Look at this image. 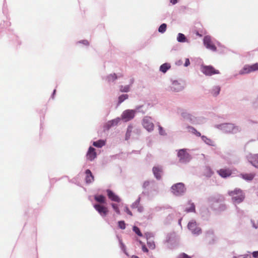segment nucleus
Listing matches in <instances>:
<instances>
[{"instance_id":"f257e3e1","label":"nucleus","mask_w":258,"mask_h":258,"mask_svg":"<svg viewBox=\"0 0 258 258\" xmlns=\"http://www.w3.org/2000/svg\"><path fill=\"white\" fill-rule=\"evenodd\" d=\"M227 193L231 197L232 202L234 205L241 203L245 199L244 192L238 188H235L234 190H228Z\"/></svg>"},{"instance_id":"f03ea898","label":"nucleus","mask_w":258,"mask_h":258,"mask_svg":"<svg viewBox=\"0 0 258 258\" xmlns=\"http://www.w3.org/2000/svg\"><path fill=\"white\" fill-rule=\"evenodd\" d=\"M143 188L148 190L147 191H143L142 192L143 194L147 195L148 197L150 196L152 190L156 194H157V184L154 180H149L144 181L143 184Z\"/></svg>"},{"instance_id":"7ed1b4c3","label":"nucleus","mask_w":258,"mask_h":258,"mask_svg":"<svg viewBox=\"0 0 258 258\" xmlns=\"http://www.w3.org/2000/svg\"><path fill=\"white\" fill-rule=\"evenodd\" d=\"M186 191L185 185L182 182H178L174 184L171 187V192L176 197H181L183 196Z\"/></svg>"},{"instance_id":"20e7f679","label":"nucleus","mask_w":258,"mask_h":258,"mask_svg":"<svg viewBox=\"0 0 258 258\" xmlns=\"http://www.w3.org/2000/svg\"><path fill=\"white\" fill-rule=\"evenodd\" d=\"M165 243L167 247L169 249L175 248L178 244V238L176 234L173 232L167 234Z\"/></svg>"},{"instance_id":"39448f33","label":"nucleus","mask_w":258,"mask_h":258,"mask_svg":"<svg viewBox=\"0 0 258 258\" xmlns=\"http://www.w3.org/2000/svg\"><path fill=\"white\" fill-rule=\"evenodd\" d=\"M187 228L191 234L195 236H198L202 233V229L199 225L194 220L190 221L187 224Z\"/></svg>"},{"instance_id":"423d86ee","label":"nucleus","mask_w":258,"mask_h":258,"mask_svg":"<svg viewBox=\"0 0 258 258\" xmlns=\"http://www.w3.org/2000/svg\"><path fill=\"white\" fill-rule=\"evenodd\" d=\"M202 72L206 76H212L213 75L219 74V70L215 69L212 66H202L201 68Z\"/></svg>"},{"instance_id":"0eeeda50","label":"nucleus","mask_w":258,"mask_h":258,"mask_svg":"<svg viewBox=\"0 0 258 258\" xmlns=\"http://www.w3.org/2000/svg\"><path fill=\"white\" fill-rule=\"evenodd\" d=\"M177 155L179 158V161L182 163L188 162L191 159V157L186 152V149L179 150Z\"/></svg>"},{"instance_id":"6e6552de","label":"nucleus","mask_w":258,"mask_h":258,"mask_svg":"<svg viewBox=\"0 0 258 258\" xmlns=\"http://www.w3.org/2000/svg\"><path fill=\"white\" fill-rule=\"evenodd\" d=\"M258 70V63H255L252 65H245L243 68L239 71L240 75L248 74L252 72Z\"/></svg>"},{"instance_id":"1a4fd4ad","label":"nucleus","mask_w":258,"mask_h":258,"mask_svg":"<svg viewBox=\"0 0 258 258\" xmlns=\"http://www.w3.org/2000/svg\"><path fill=\"white\" fill-rule=\"evenodd\" d=\"M136 113V111L133 109H127L124 110L121 115V118L125 121H128L132 119Z\"/></svg>"},{"instance_id":"9d476101","label":"nucleus","mask_w":258,"mask_h":258,"mask_svg":"<svg viewBox=\"0 0 258 258\" xmlns=\"http://www.w3.org/2000/svg\"><path fill=\"white\" fill-rule=\"evenodd\" d=\"M204 44L206 47L213 51H216L217 48L211 40L209 36H206L204 38Z\"/></svg>"},{"instance_id":"9b49d317","label":"nucleus","mask_w":258,"mask_h":258,"mask_svg":"<svg viewBox=\"0 0 258 258\" xmlns=\"http://www.w3.org/2000/svg\"><path fill=\"white\" fill-rule=\"evenodd\" d=\"M247 159L250 164L258 169V154L249 153L247 155Z\"/></svg>"},{"instance_id":"f8f14e48","label":"nucleus","mask_w":258,"mask_h":258,"mask_svg":"<svg viewBox=\"0 0 258 258\" xmlns=\"http://www.w3.org/2000/svg\"><path fill=\"white\" fill-rule=\"evenodd\" d=\"M93 207L102 217H104L107 215L108 210L107 207L100 204H95Z\"/></svg>"},{"instance_id":"ddd939ff","label":"nucleus","mask_w":258,"mask_h":258,"mask_svg":"<svg viewBox=\"0 0 258 258\" xmlns=\"http://www.w3.org/2000/svg\"><path fill=\"white\" fill-rule=\"evenodd\" d=\"M220 196H212L207 198V201L208 204L212 208H215V204H218L221 201Z\"/></svg>"},{"instance_id":"4468645a","label":"nucleus","mask_w":258,"mask_h":258,"mask_svg":"<svg viewBox=\"0 0 258 258\" xmlns=\"http://www.w3.org/2000/svg\"><path fill=\"white\" fill-rule=\"evenodd\" d=\"M96 156L97 154L95 152V149L92 147H90L86 154L87 160L92 161L96 158Z\"/></svg>"},{"instance_id":"2eb2a0df","label":"nucleus","mask_w":258,"mask_h":258,"mask_svg":"<svg viewBox=\"0 0 258 258\" xmlns=\"http://www.w3.org/2000/svg\"><path fill=\"white\" fill-rule=\"evenodd\" d=\"M106 192L107 194L108 198L111 201L117 203H119L121 201L120 198L110 189H107L106 190Z\"/></svg>"},{"instance_id":"dca6fc26","label":"nucleus","mask_w":258,"mask_h":258,"mask_svg":"<svg viewBox=\"0 0 258 258\" xmlns=\"http://www.w3.org/2000/svg\"><path fill=\"white\" fill-rule=\"evenodd\" d=\"M153 172L155 178L159 180L161 178L162 173V168L161 166H155L153 168Z\"/></svg>"},{"instance_id":"f3484780","label":"nucleus","mask_w":258,"mask_h":258,"mask_svg":"<svg viewBox=\"0 0 258 258\" xmlns=\"http://www.w3.org/2000/svg\"><path fill=\"white\" fill-rule=\"evenodd\" d=\"M143 125L145 129H152L154 124L150 118H145L143 119Z\"/></svg>"},{"instance_id":"a211bd4d","label":"nucleus","mask_w":258,"mask_h":258,"mask_svg":"<svg viewBox=\"0 0 258 258\" xmlns=\"http://www.w3.org/2000/svg\"><path fill=\"white\" fill-rule=\"evenodd\" d=\"M217 172L219 175L223 178H227L229 177L232 173L230 170L227 169H221Z\"/></svg>"},{"instance_id":"6ab92c4d","label":"nucleus","mask_w":258,"mask_h":258,"mask_svg":"<svg viewBox=\"0 0 258 258\" xmlns=\"http://www.w3.org/2000/svg\"><path fill=\"white\" fill-rule=\"evenodd\" d=\"M86 174V182L87 183H90L94 181V176L92 175L91 171L89 169H87L85 171Z\"/></svg>"},{"instance_id":"aec40b11","label":"nucleus","mask_w":258,"mask_h":258,"mask_svg":"<svg viewBox=\"0 0 258 258\" xmlns=\"http://www.w3.org/2000/svg\"><path fill=\"white\" fill-rule=\"evenodd\" d=\"M121 119L119 117L114 119L111 121H109L107 123V126L108 127H112L116 126L119 122L120 121Z\"/></svg>"},{"instance_id":"412c9836","label":"nucleus","mask_w":258,"mask_h":258,"mask_svg":"<svg viewBox=\"0 0 258 258\" xmlns=\"http://www.w3.org/2000/svg\"><path fill=\"white\" fill-rule=\"evenodd\" d=\"M241 177L246 180V181H251L252 180L255 176L254 173H246V174H241Z\"/></svg>"},{"instance_id":"4be33fe9","label":"nucleus","mask_w":258,"mask_h":258,"mask_svg":"<svg viewBox=\"0 0 258 258\" xmlns=\"http://www.w3.org/2000/svg\"><path fill=\"white\" fill-rule=\"evenodd\" d=\"M94 199L96 202L100 204H105L106 203L105 197L102 195H95Z\"/></svg>"},{"instance_id":"5701e85b","label":"nucleus","mask_w":258,"mask_h":258,"mask_svg":"<svg viewBox=\"0 0 258 258\" xmlns=\"http://www.w3.org/2000/svg\"><path fill=\"white\" fill-rule=\"evenodd\" d=\"M188 204L189 205V207L185 209V211L187 213L195 212L196 208L194 203L189 201L188 202Z\"/></svg>"},{"instance_id":"b1692460","label":"nucleus","mask_w":258,"mask_h":258,"mask_svg":"<svg viewBox=\"0 0 258 258\" xmlns=\"http://www.w3.org/2000/svg\"><path fill=\"white\" fill-rule=\"evenodd\" d=\"M213 174V172L210 167L206 166L204 170V174L207 177H210Z\"/></svg>"},{"instance_id":"393cba45","label":"nucleus","mask_w":258,"mask_h":258,"mask_svg":"<svg viewBox=\"0 0 258 258\" xmlns=\"http://www.w3.org/2000/svg\"><path fill=\"white\" fill-rule=\"evenodd\" d=\"M170 67H171V66H170V64L167 63H165L160 66V70L162 72L165 73L167 72V71L168 69H169L170 68Z\"/></svg>"},{"instance_id":"a878e982","label":"nucleus","mask_w":258,"mask_h":258,"mask_svg":"<svg viewBox=\"0 0 258 258\" xmlns=\"http://www.w3.org/2000/svg\"><path fill=\"white\" fill-rule=\"evenodd\" d=\"M93 145L97 148H101L105 145V142L103 140H100L94 142Z\"/></svg>"},{"instance_id":"bb28decb","label":"nucleus","mask_w":258,"mask_h":258,"mask_svg":"<svg viewBox=\"0 0 258 258\" xmlns=\"http://www.w3.org/2000/svg\"><path fill=\"white\" fill-rule=\"evenodd\" d=\"M140 201H141V197H140V196H139L138 197V198L136 200V201L132 204L131 208L133 209H137L138 207L140 205H141Z\"/></svg>"},{"instance_id":"cd10ccee","label":"nucleus","mask_w":258,"mask_h":258,"mask_svg":"<svg viewBox=\"0 0 258 258\" xmlns=\"http://www.w3.org/2000/svg\"><path fill=\"white\" fill-rule=\"evenodd\" d=\"M202 140L204 141V142L207 144V145H210V146H214V143L213 141H212L211 139L207 138L205 136H202Z\"/></svg>"},{"instance_id":"c85d7f7f","label":"nucleus","mask_w":258,"mask_h":258,"mask_svg":"<svg viewBox=\"0 0 258 258\" xmlns=\"http://www.w3.org/2000/svg\"><path fill=\"white\" fill-rule=\"evenodd\" d=\"M172 89L175 91H179L182 89V87L177 82H174L172 84Z\"/></svg>"},{"instance_id":"c756f323","label":"nucleus","mask_w":258,"mask_h":258,"mask_svg":"<svg viewBox=\"0 0 258 258\" xmlns=\"http://www.w3.org/2000/svg\"><path fill=\"white\" fill-rule=\"evenodd\" d=\"M128 97V96L127 94H122L119 96L118 97V104H120L123 101H124L125 100L127 99Z\"/></svg>"},{"instance_id":"7c9ffc66","label":"nucleus","mask_w":258,"mask_h":258,"mask_svg":"<svg viewBox=\"0 0 258 258\" xmlns=\"http://www.w3.org/2000/svg\"><path fill=\"white\" fill-rule=\"evenodd\" d=\"M147 245L148 247L152 249H154L155 248V244L153 239L147 240Z\"/></svg>"},{"instance_id":"2f4dec72","label":"nucleus","mask_w":258,"mask_h":258,"mask_svg":"<svg viewBox=\"0 0 258 258\" xmlns=\"http://www.w3.org/2000/svg\"><path fill=\"white\" fill-rule=\"evenodd\" d=\"M177 40L178 42H183L186 40V37L184 34L182 33H179L178 34Z\"/></svg>"},{"instance_id":"473e14b6","label":"nucleus","mask_w":258,"mask_h":258,"mask_svg":"<svg viewBox=\"0 0 258 258\" xmlns=\"http://www.w3.org/2000/svg\"><path fill=\"white\" fill-rule=\"evenodd\" d=\"M215 210H217L218 211H223L226 209V206L224 204H219V207L218 208H214Z\"/></svg>"},{"instance_id":"72a5a7b5","label":"nucleus","mask_w":258,"mask_h":258,"mask_svg":"<svg viewBox=\"0 0 258 258\" xmlns=\"http://www.w3.org/2000/svg\"><path fill=\"white\" fill-rule=\"evenodd\" d=\"M112 208L114 210V211L116 212V213L118 215L120 214V212L118 208V206L116 204L112 203L111 204Z\"/></svg>"},{"instance_id":"f704fd0d","label":"nucleus","mask_w":258,"mask_h":258,"mask_svg":"<svg viewBox=\"0 0 258 258\" xmlns=\"http://www.w3.org/2000/svg\"><path fill=\"white\" fill-rule=\"evenodd\" d=\"M167 25L166 24L163 23L161 24L158 28V31L160 33H164L166 30Z\"/></svg>"},{"instance_id":"c9c22d12","label":"nucleus","mask_w":258,"mask_h":258,"mask_svg":"<svg viewBox=\"0 0 258 258\" xmlns=\"http://www.w3.org/2000/svg\"><path fill=\"white\" fill-rule=\"evenodd\" d=\"M107 78L109 82H111L115 80L117 78V77L116 75L114 73L108 76Z\"/></svg>"},{"instance_id":"e433bc0d","label":"nucleus","mask_w":258,"mask_h":258,"mask_svg":"<svg viewBox=\"0 0 258 258\" xmlns=\"http://www.w3.org/2000/svg\"><path fill=\"white\" fill-rule=\"evenodd\" d=\"M221 127L222 128H229V129H234L235 127L232 124H223L221 125Z\"/></svg>"},{"instance_id":"4c0bfd02","label":"nucleus","mask_w":258,"mask_h":258,"mask_svg":"<svg viewBox=\"0 0 258 258\" xmlns=\"http://www.w3.org/2000/svg\"><path fill=\"white\" fill-rule=\"evenodd\" d=\"M220 91V88L219 86H216L213 89L212 93L213 95L216 96L219 94Z\"/></svg>"},{"instance_id":"58836bf2","label":"nucleus","mask_w":258,"mask_h":258,"mask_svg":"<svg viewBox=\"0 0 258 258\" xmlns=\"http://www.w3.org/2000/svg\"><path fill=\"white\" fill-rule=\"evenodd\" d=\"M120 91L122 92H127L130 91V86L128 85L121 86L120 87Z\"/></svg>"},{"instance_id":"ea45409f","label":"nucleus","mask_w":258,"mask_h":258,"mask_svg":"<svg viewBox=\"0 0 258 258\" xmlns=\"http://www.w3.org/2000/svg\"><path fill=\"white\" fill-rule=\"evenodd\" d=\"M118 240L120 244V247L122 250V251L125 253L126 255H127V253H126L125 251V245L122 243L121 239H120L118 237Z\"/></svg>"},{"instance_id":"a19ab883","label":"nucleus","mask_w":258,"mask_h":258,"mask_svg":"<svg viewBox=\"0 0 258 258\" xmlns=\"http://www.w3.org/2000/svg\"><path fill=\"white\" fill-rule=\"evenodd\" d=\"M133 231L139 236H142V233L140 231V229L137 226H134L133 228Z\"/></svg>"},{"instance_id":"79ce46f5","label":"nucleus","mask_w":258,"mask_h":258,"mask_svg":"<svg viewBox=\"0 0 258 258\" xmlns=\"http://www.w3.org/2000/svg\"><path fill=\"white\" fill-rule=\"evenodd\" d=\"M176 258H191V257L185 253H181Z\"/></svg>"},{"instance_id":"37998d69","label":"nucleus","mask_w":258,"mask_h":258,"mask_svg":"<svg viewBox=\"0 0 258 258\" xmlns=\"http://www.w3.org/2000/svg\"><path fill=\"white\" fill-rule=\"evenodd\" d=\"M118 225L119 228L121 229H124L125 228V223L124 221H118Z\"/></svg>"},{"instance_id":"c03bdc74","label":"nucleus","mask_w":258,"mask_h":258,"mask_svg":"<svg viewBox=\"0 0 258 258\" xmlns=\"http://www.w3.org/2000/svg\"><path fill=\"white\" fill-rule=\"evenodd\" d=\"M145 236L147 240L153 239L152 238L154 237V234L151 232H147L145 233Z\"/></svg>"},{"instance_id":"a18cd8bd","label":"nucleus","mask_w":258,"mask_h":258,"mask_svg":"<svg viewBox=\"0 0 258 258\" xmlns=\"http://www.w3.org/2000/svg\"><path fill=\"white\" fill-rule=\"evenodd\" d=\"M207 237H210L211 236H214V231L213 230H209L206 233Z\"/></svg>"},{"instance_id":"49530a36","label":"nucleus","mask_w":258,"mask_h":258,"mask_svg":"<svg viewBox=\"0 0 258 258\" xmlns=\"http://www.w3.org/2000/svg\"><path fill=\"white\" fill-rule=\"evenodd\" d=\"M132 130H127L125 134V140H128L131 135Z\"/></svg>"},{"instance_id":"de8ad7c7","label":"nucleus","mask_w":258,"mask_h":258,"mask_svg":"<svg viewBox=\"0 0 258 258\" xmlns=\"http://www.w3.org/2000/svg\"><path fill=\"white\" fill-rule=\"evenodd\" d=\"M251 222L252 224L253 227H254L255 229L258 228V220L255 222L254 220H251Z\"/></svg>"},{"instance_id":"09e8293b","label":"nucleus","mask_w":258,"mask_h":258,"mask_svg":"<svg viewBox=\"0 0 258 258\" xmlns=\"http://www.w3.org/2000/svg\"><path fill=\"white\" fill-rule=\"evenodd\" d=\"M233 258H251L250 254H245L243 255H239L238 256H234Z\"/></svg>"},{"instance_id":"8fccbe9b","label":"nucleus","mask_w":258,"mask_h":258,"mask_svg":"<svg viewBox=\"0 0 258 258\" xmlns=\"http://www.w3.org/2000/svg\"><path fill=\"white\" fill-rule=\"evenodd\" d=\"M162 208L159 206H157L155 207L154 209H151V211H155V212H159L162 210Z\"/></svg>"},{"instance_id":"3c124183","label":"nucleus","mask_w":258,"mask_h":258,"mask_svg":"<svg viewBox=\"0 0 258 258\" xmlns=\"http://www.w3.org/2000/svg\"><path fill=\"white\" fill-rule=\"evenodd\" d=\"M144 208L143 207V206L142 205H140L138 208H137V211L138 212H139V213H142L144 211Z\"/></svg>"},{"instance_id":"603ef678","label":"nucleus","mask_w":258,"mask_h":258,"mask_svg":"<svg viewBox=\"0 0 258 258\" xmlns=\"http://www.w3.org/2000/svg\"><path fill=\"white\" fill-rule=\"evenodd\" d=\"M124 211L125 212L127 213L130 216H132V213L131 211L129 210L127 206H125L124 208Z\"/></svg>"},{"instance_id":"864d4df0","label":"nucleus","mask_w":258,"mask_h":258,"mask_svg":"<svg viewBox=\"0 0 258 258\" xmlns=\"http://www.w3.org/2000/svg\"><path fill=\"white\" fill-rule=\"evenodd\" d=\"M192 133L198 137L201 136V133L198 132L197 130H192Z\"/></svg>"},{"instance_id":"5fc2aeb1","label":"nucleus","mask_w":258,"mask_h":258,"mask_svg":"<svg viewBox=\"0 0 258 258\" xmlns=\"http://www.w3.org/2000/svg\"><path fill=\"white\" fill-rule=\"evenodd\" d=\"M159 134L161 136H165V135H166V133L165 132V130H159Z\"/></svg>"},{"instance_id":"6e6d98bb","label":"nucleus","mask_w":258,"mask_h":258,"mask_svg":"<svg viewBox=\"0 0 258 258\" xmlns=\"http://www.w3.org/2000/svg\"><path fill=\"white\" fill-rule=\"evenodd\" d=\"M190 64V61H189V60L188 58H186L185 59V63H184V66L185 67H187Z\"/></svg>"},{"instance_id":"4d7b16f0","label":"nucleus","mask_w":258,"mask_h":258,"mask_svg":"<svg viewBox=\"0 0 258 258\" xmlns=\"http://www.w3.org/2000/svg\"><path fill=\"white\" fill-rule=\"evenodd\" d=\"M80 42L82 43L83 44L86 45H88L89 44V42L86 40H82V41H80Z\"/></svg>"},{"instance_id":"13d9d810","label":"nucleus","mask_w":258,"mask_h":258,"mask_svg":"<svg viewBox=\"0 0 258 258\" xmlns=\"http://www.w3.org/2000/svg\"><path fill=\"white\" fill-rule=\"evenodd\" d=\"M142 250L145 252H147L148 251V248L146 247V246L145 245L142 246Z\"/></svg>"},{"instance_id":"bf43d9fd","label":"nucleus","mask_w":258,"mask_h":258,"mask_svg":"<svg viewBox=\"0 0 258 258\" xmlns=\"http://www.w3.org/2000/svg\"><path fill=\"white\" fill-rule=\"evenodd\" d=\"M252 255L254 257H258V251L253 252Z\"/></svg>"},{"instance_id":"052dcab7","label":"nucleus","mask_w":258,"mask_h":258,"mask_svg":"<svg viewBox=\"0 0 258 258\" xmlns=\"http://www.w3.org/2000/svg\"><path fill=\"white\" fill-rule=\"evenodd\" d=\"M170 3L174 5L177 3V0H170Z\"/></svg>"},{"instance_id":"680f3d73","label":"nucleus","mask_w":258,"mask_h":258,"mask_svg":"<svg viewBox=\"0 0 258 258\" xmlns=\"http://www.w3.org/2000/svg\"><path fill=\"white\" fill-rule=\"evenodd\" d=\"M182 115L184 117H186L187 116H189V114H186V113H182Z\"/></svg>"},{"instance_id":"e2e57ef3","label":"nucleus","mask_w":258,"mask_h":258,"mask_svg":"<svg viewBox=\"0 0 258 258\" xmlns=\"http://www.w3.org/2000/svg\"><path fill=\"white\" fill-rule=\"evenodd\" d=\"M131 258H139V257L136 255H133Z\"/></svg>"},{"instance_id":"0e129e2a","label":"nucleus","mask_w":258,"mask_h":258,"mask_svg":"<svg viewBox=\"0 0 258 258\" xmlns=\"http://www.w3.org/2000/svg\"><path fill=\"white\" fill-rule=\"evenodd\" d=\"M226 133H231V131L230 130H229V131L228 130H226Z\"/></svg>"},{"instance_id":"69168bd1","label":"nucleus","mask_w":258,"mask_h":258,"mask_svg":"<svg viewBox=\"0 0 258 258\" xmlns=\"http://www.w3.org/2000/svg\"><path fill=\"white\" fill-rule=\"evenodd\" d=\"M181 219L179 220V224H180Z\"/></svg>"},{"instance_id":"338daca9","label":"nucleus","mask_w":258,"mask_h":258,"mask_svg":"<svg viewBox=\"0 0 258 258\" xmlns=\"http://www.w3.org/2000/svg\"><path fill=\"white\" fill-rule=\"evenodd\" d=\"M180 62H180V60H179V61H178V64H180Z\"/></svg>"},{"instance_id":"774afa93","label":"nucleus","mask_w":258,"mask_h":258,"mask_svg":"<svg viewBox=\"0 0 258 258\" xmlns=\"http://www.w3.org/2000/svg\"><path fill=\"white\" fill-rule=\"evenodd\" d=\"M55 91H56L55 90H54L53 91V93H55Z\"/></svg>"}]
</instances>
